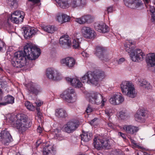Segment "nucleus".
Wrapping results in <instances>:
<instances>
[{
	"label": "nucleus",
	"instance_id": "nucleus-21",
	"mask_svg": "<svg viewBox=\"0 0 155 155\" xmlns=\"http://www.w3.org/2000/svg\"><path fill=\"white\" fill-rule=\"evenodd\" d=\"M60 62L62 64L69 68H72L75 64V60L72 57H68L61 59Z\"/></svg>",
	"mask_w": 155,
	"mask_h": 155
},
{
	"label": "nucleus",
	"instance_id": "nucleus-34",
	"mask_svg": "<svg viewBox=\"0 0 155 155\" xmlns=\"http://www.w3.org/2000/svg\"><path fill=\"white\" fill-rule=\"evenodd\" d=\"M82 17L84 24L86 23H90L92 21V17L90 15H85Z\"/></svg>",
	"mask_w": 155,
	"mask_h": 155
},
{
	"label": "nucleus",
	"instance_id": "nucleus-22",
	"mask_svg": "<svg viewBox=\"0 0 155 155\" xmlns=\"http://www.w3.org/2000/svg\"><path fill=\"white\" fill-rule=\"evenodd\" d=\"M56 19L59 22L63 23L68 21L70 20V17L65 14L60 13L57 14Z\"/></svg>",
	"mask_w": 155,
	"mask_h": 155
},
{
	"label": "nucleus",
	"instance_id": "nucleus-60",
	"mask_svg": "<svg viewBox=\"0 0 155 155\" xmlns=\"http://www.w3.org/2000/svg\"><path fill=\"white\" fill-rule=\"evenodd\" d=\"M17 155H21L20 153H17Z\"/></svg>",
	"mask_w": 155,
	"mask_h": 155
},
{
	"label": "nucleus",
	"instance_id": "nucleus-39",
	"mask_svg": "<svg viewBox=\"0 0 155 155\" xmlns=\"http://www.w3.org/2000/svg\"><path fill=\"white\" fill-rule=\"evenodd\" d=\"M6 49V46L4 42L0 40V51H5Z\"/></svg>",
	"mask_w": 155,
	"mask_h": 155
},
{
	"label": "nucleus",
	"instance_id": "nucleus-16",
	"mask_svg": "<svg viewBox=\"0 0 155 155\" xmlns=\"http://www.w3.org/2000/svg\"><path fill=\"white\" fill-rule=\"evenodd\" d=\"M56 152V147L53 144L46 145L43 147L42 150L43 155H55Z\"/></svg>",
	"mask_w": 155,
	"mask_h": 155
},
{
	"label": "nucleus",
	"instance_id": "nucleus-37",
	"mask_svg": "<svg viewBox=\"0 0 155 155\" xmlns=\"http://www.w3.org/2000/svg\"><path fill=\"white\" fill-rule=\"evenodd\" d=\"M120 118L124 120L127 119V114L124 112L121 111L119 113L118 115Z\"/></svg>",
	"mask_w": 155,
	"mask_h": 155
},
{
	"label": "nucleus",
	"instance_id": "nucleus-15",
	"mask_svg": "<svg viewBox=\"0 0 155 155\" xmlns=\"http://www.w3.org/2000/svg\"><path fill=\"white\" fill-rule=\"evenodd\" d=\"M23 31L24 36L26 39L32 37L38 32L37 28L29 26L25 27Z\"/></svg>",
	"mask_w": 155,
	"mask_h": 155
},
{
	"label": "nucleus",
	"instance_id": "nucleus-49",
	"mask_svg": "<svg viewBox=\"0 0 155 155\" xmlns=\"http://www.w3.org/2000/svg\"><path fill=\"white\" fill-rule=\"evenodd\" d=\"M105 113L109 117L112 114L111 111L110 110H105Z\"/></svg>",
	"mask_w": 155,
	"mask_h": 155
},
{
	"label": "nucleus",
	"instance_id": "nucleus-33",
	"mask_svg": "<svg viewBox=\"0 0 155 155\" xmlns=\"http://www.w3.org/2000/svg\"><path fill=\"white\" fill-rule=\"evenodd\" d=\"M43 28L45 31L49 33H52L55 31V27L53 25H48L43 27Z\"/></svg>",
	"mask_w": 155,
	"mask_h": 155
},
{
	"label": "nucleus",
	"instance_id": "nucleus-25",
	"mask_svg": "<svg viewBox=\"0 0 155 155\" xmlns=\"http://www.w3.org/2000/svg\"><path fill=\"white\" fill-rule=\"evenodd\" d=\"M145 112L143 110H138L135 115V120L139 122H144L145 120Z\"/></svg>",
	"mask_w": 155,
	"mask_h": 155
},
{
	"label": "nucleus",
	"instance_id": "nucleus-4",
	"mask_svg": "<svg viewBox=\"0 0 155 155\" xmlns=\"http://www.w3.org/2000/svg\"><path fill=\"white\" fill-rule=\"evenodd\" d=\"M133 44L132 41H127L124 45L126 51L129 53L132 61L139 62L142 61L145 58V54L140 49H135L132 47L130 45Z\"/></svg>",
	"mask_w": 155,
	"mask_h": 155
},
{
	"label": "nucleus",
	"instance_id": "nucleus-29",
	"mask_svg": "<svg viewBox=\"0 0 155 155\" xmlns=\"http://www.w3.org/2000/svg\"><path fill=\"white\" fill-rule=\"evenodd\" d=\"M144 1L146 7V8H149L150 11L151 12V19L152 21L155 23V8L153 6L151 5H148L147 4L150 2V0H143Z\"/></svg>",
	"mask_w": 155,
	"mask_h": 155
},
{
	"label": "nucleus",
	"instance_id": "nucleus-19",
	"mask_svg": "<svg viewBox=\"0 0 155 155\" xmlns=\"http://www.w3.org/2000/svg\"><path fill=\"white\" fill-rule=\"evenodd\" d=\"M104 48L100 46H97L94 51V54L101 60L106 61L108 59L107 56L104 54Z\"/></svg>",
	"mask_w": 155,
	"mask_h": 155
},
{
	"label": "nucleus",
	"instance_id": "nucleus-12",
	"mask_svg": "<svg viewBox=\"0 0 155 155\" xmlns=\"http://www.w3.org/2000/svg\"><path fill=\"white\" fill-rule=\"evenodd\" d=\"M81 33L82 36L87 39H93L96 35L95 31L91 28L88 26H83L81 28Z\"/></svg>",
	"mask_w": 155,
	"mask_h": 155
},
{
	"label": "nucleus",
	"instance_id": "nucleus-59",
	"mask_svg": "<svg viewBox=\"0 0 155 155\" xmlns=\"http://www.w3.org/2000/svg\"><path fill=\"white\" fill-rule=\"evenodd\" d=\"M33 6L32 5L30 6V8H33Z\"/></svg>",
	"mask_w": 155,
	"mask_h": 155
},
{
	"label": "nucleus",
	"instance_id": "nucleus-5",
	"mask_svg": "<svg viewBox=\"0 0 155 155\" xmlns=\"http://www.w3.org/2000/svg\"><path fill=\"white\" fill-rule=\"evenodd\" d=\"M120 87L121 91L124 95L131 98L136 97L137 92L132 82L123 81L121 84Z\"/></svg>",
	"mask_w": 155,
	"mask_h": 155
},
{
	"label": "nucleus",
	"instance_id": "nucleus-42",
	"mask_svg": "<svg viewBox=\"0 0 155 155\" xmlns=\"http://www.w3.org/2000/svg\"><path fill=\"white\" fill-rule=\"evenodd\" d=\"M75 21L80 24H84L82 17L79 18H76L75 20Z\"/></svg>",
	"mask_w": 155,
	"mask_h": 155
},
{
	"label": "nucleus",
	"instance_id": "nucleus-28",
	"mask_svg": "<svg viewBox=\"0 0 155 155\" xmlns=\"http://www.w3.org/2000/svg\"><path fill=\"white\" fill-rule=\"evenodd\" d=\"M123 128L126 132L131 134H134L136 133L138 130L137 127L131 125H124Z\"/></svg>",
	"mask_w": 155,
	"mask_h": 155
},
{
	"label": "nucleus",
	"instance_id": "nucleus-38",
	"mask_svg": "<svg viewBox=\"0 0 155 155\" xmlns=\"http://www.w3.org/2000/svg\"><path fill=\"white\" fill-rule=\"evenodd\" d=\"M8 3L12 7H16L17 6V3L16 0H7Z\"/></svg>",
	"mask_w": 155,
	"mask_h": 155
},
{
	"label": "nucleus",
	"instance_id": "nucleus-1",
	"mask_svg": "<svg viewBox=\"0 0 155 155\" xmlns=\"http://www.w3.org/2000/svg\"><path fill=\"white\" fill-rule=\"evenodd\" d=\"M40 49L31 44H27L25 46L24 51H20L16 52L12 61L11 64L16 68H21L27 64L26 57L30 60L37 58L40 54Z\"/></svg>",
	"mask_w": 155,
	"mask_h": 155
},
{
	"label": "nucleus",
	"instance_id": "nucleus-48",
	"mask_svg": "<svg viewBox=\"0 0 155 155\" xmlns=\"http://www.w3.org/2000/svg\"><path fill=\"white\" fill-rule=\"evenodd\" d=\"M131 142L135 146L137 147L138 148H139V149H142V147L139 146L138 144L137 143H136V142L133 140H131Z\"/></svg>",
	"mask_w": 155,
	"mask_h": 155
},
{
	"label": "nucleus",
	"instance_id": "nucleus-9",
	"mask_svg": "<svg viewBox=\"0 0 155 155\" xmlns=\"http://www.w3.org/2000/svg\"><path fill=\"white\" fill-rule=\"evenodd\" d=\"M45 75L48 79L53 81L59 80L62 78L61 74L58 71L52 68L46 69Z\"/></svg>",
	"mask_w": 155,
	"mask_h": 155
},
{
	"label": "nucleus",
	"instance_id": "nucleus-47",
	"mask_svg": "<svg viewBox=\"0 0 155 155\" xmlns=\"http://www.w3.org/2000/svg\"><path fill=\"white\" fill-rule=\"evenodd\" d=\"M125 60L124 58H120L118 61H117L118 64H120L123 63Z\"/></svg>",
	"mask_w": 155,
	"mask_h": 155
},
{
	"label": "nucleus",
	"instance_id": "nucleus-26",
	"mask_svg": "<svg viewBox=\"0 0 155 155\" xmlns=\"http://www.w3.org/2000/svg\"><path fill=\"white\" fill-rule=\"evenodd\" d=\"M137 82L139 86L142 87L145 89H149L151 88V86L150 84L143 78H138Z\"/></svg>",
	"mask_w": 155,
	"mask_h": 155
},
{
	"label": "nucleus",
	"instance_id": "nucleus-44",
	"mask_svg": "<svg viewBox=\"0 0 155 155\" xmlns=\"http://www.w3.org/2000/svg\"><path fill=\"white\" fill-rule=\"evenodd\" d=\"M29 2L28 4L34 5L40 2V0H28Z\"/></svg>",
	"mask_w": 155,
	"mask_h": 155
},
{
	"label": "nucleus",
	"instance_id": "nucleus-11",
	"mask_svg": "<svg viewBox=\"0 0 155 155\" xmlns=\"http://www.w3.org/2000/svg\"><path fill=\"white\" fill-rule=\"evenodd\" d=\"M13 140L12 136L7 129L0 132V141L3 144L8 145Z\"/></svg>",
	"mask_w": 155,
	"mask_h": 155
},
{
	"label": "nucleus",
	"instance_id": "nucleus-24",
	"mask_svg": "<svg viewBox=\"0 0 155 155\" xmlns=\"http://www.w3.org/2000/svg\"><path fill=\"white\" fill-rule=\"evenodd\" d=\"M148 66L152 67L155 65V54L151 53L147 55L146 60Z\"/></svg>",
	"mask_w": 155,
	"mask_h": 155
},
{
	"label": "nucleus",
	"instance_id": "nucleus-51",
	"mask_svg": "<svg viewBox=\"0 0 155 155\" xmlns=\"http://www.w3.org/2000/svg\"><path fill=\"white\" fill-rule=\"evenodd\" d=\"M81 55L84 58L88 57L89 56V54L87 52L84 51L81 53Z\"/></svg>",
	"mask_w": 155,
	"mask_h": 155
},
{
	"label": "nucleus",
	"instance_id": "nucleus-45",
	"mask_svg": "<svg viewBox=\"0 0 155 155\" xmlns=\"http://www.w3.org/2000/svg\"><path fill=\"white\" fill-rule=\"evenodd\" d=\"M93 111V109L90 105H88L86 108V112L87 114L90 113Z\"/></svg>",
	"mask_w": 155,
	"mask_h": 155
},
{
	"label": "nucleus",
	"instance_id": "nucleus-43",
	"mask_svg": "<svg viewBox=\"0 0 155 155\" xmlns=\"http://www.w3.org/2000/svg\"><path fill=\"white\" fill-rule=\"evenodd\" d=\"M37 115L38 116L39 119L38 121L39 123H43V120L42 118L41 113L40 112H38L37 113Z\"/></svg>",
	"mask_w": 155,
	"mask_h": 155
},
{
	"label": "nucleus",
	"instance_id": "nucleus-7",
	"mask_svg": "<svg viewBox=\"0 0 155 155\" xmlns=\"http://www.w3.org/2000/svg\"><path fill=\"white\" fill-rule=\"evenodd\" d=\"M25 16V13L22 11H16L12 13L10 15L8 19V21L5 24L6 26H9L10 24L8 21L10 20L11 21L16 24L22 22Z\"/></svg>",
	"mask_w": 155,
	"mask_h": 155
},
{
	"label": "nucleus",
	"instance_id": "nucleus-58",
	"mask_svg": "<svg viewBox=\"0 0 155 155\" xmlns=\"http://www.w3.org/2000/svg\"><path fill=\"white\" fill-rule=\"evenodd\" d=\"M3 71V69H2V68L0 67V71Z\"/></svg>",
	"mask_w": 155,
	"mask_h": 155
},
{
	"label": "nucleus",
	"instance_id": "nucleus-27",
	"mask_svg": "<svg viewBox=\"0 0 155 155\" xmlns=\"http://www.w3.org/2000/svg\"><path fill=\"white\" fill-rule=\"evenodd\" d=\"M95 27L96 29L100 32L105 33L109 30L108 27L103 23L96 24Z\"/></svg>",
	"mask_w": 155,
	"mask_h": 155
},
{
	"label": "nucleus",
	"instance_id": "nucleus-32",
	"mask_svg": "<svg viewBox=\"0 0 155 155\" xmlns=\"http://www.w3.org/2000/svg\"><path fill=\"white\" fill-rule=\"evenodd\" d=\"M92 133L88 132H83L81 135V141L84 142H87L90 140L92 137Z\"/></svg>",
	"mask_w": 155,
	"mask_h": 155
},
{
	"label": "nucleus",
	"instance_id": "nucleus-14",
	"mask_svg": "<svg viewBox=\"0 0 155 155\" xmlns=\"http://www.w3.org/2000/svg\"><path fill=\"white\" fill-rule=\"evenodd\" d=\"M108 140H103L101 137H97L94 139V147L97 150H100L101 148H106L108 146Z\"/></svg>",
	"mask_w": 155,
	"mask_h": 155
},
{
	"label": "nucleus",
	"instance_id": "nucleus-8",
	"mask_svg": "<svg viewBox=\"0 0 155 155\" xmlns=\"http://www.w3.org/2000/svg\"><path fill=\"white\" fill-rule=\"evenodd\" d=\"M74 92L73 89L70 87L65 90L60 95V97L68 103H73L77 100V97L74 94Z\"/></svg>",
	"mask_w": 155,
	"mask_h": 155
},
{
	"label": "nucleus",
	"instance_id": "nucleus-46",
	"mask_svg": "<svg viewBox=\"0 0 155 155\" xmlns=\"http://www.w3.org/2000/svg\"><path fill=\"white\" fill-rule=\"evenodd\" d=\"M97 118H95L89 122V124L92 125H95L97 122Z\"/></svg>",
	"mask_w": 155,
	"mask_h": 155
},
{
	"label": "nucleus",
	"instance_id": "nucleus-17",
	"mask_svg": "<svg viewBox=\"0 0 155 155\" xmlns=\"http://www.w3.org/2000/svg\"><path fill=\"white\" fill-rule=\"evenodd\" d=\"M26 87L29 92L30 93L37 94L41 91V90L39 86L32 82L28 83Z\"/></svg>",
	"mask_w": 155,
	"mask_h": 155
},
{
	"label": "nucleus",
	"instance_id": "nucleus-18",
	"mask_svg": "<svg viewBox=\"0 0 155 155\" xmlns=\"http://www.w3.org/2000/svg\"><path fill=\"white\" fill-rule=\"evenodd\" d=\"M59 43L61 46L63 48H68L71 45V40L68 35L61 36L60 38Z\"/></svg>",
	"mask_w": 155,
	"mask_h": 155
},
{
	"label": "nucleus",
	"instance_id": "nucleus-57",
	"mask_svg": "<svg viewBox=\"0 0 155 155\" xmlns=\"http://www.w3.org/2000/svg\"><path fill=\"white\" fill-rule=\"evenodd\" d=\"M36 110L37 112H40V108H36Z\"/></svg>",
	"mask_w": 155,
	"mask_h": 155
},
{
	"label": "nucleus",
	"instance_id": "nucleus-23",
	"mask_svg": "<svg viewBox=\"0 0 155 155\" xmlns=\"http://www.w3.org/2000/svg\"><path fill=\"white\" fill-rule=\"evenodd\" d=\"M14 102V98L12 96L8 95L4 97H2V100H0V105L4 106L8 104H12Z\"/></svg>",
	"mask_w": 155,
	"mask_h": 155
},
{
	"label": "nucleus",
	"instance_id": "nucleus-31",
	"mask_svg": "<svg viewBox=\"0 0 155 155\" xmlns=\"http://www.w3.org/2000/svg\"><path fill=\"white\" fill-rule=\"evenodd\" d=\"M55 115L59 117H64L67 116L66 111L62 108L56 109L55 111Z\"/></svg>",
	"mask_w": 155,
	"mask_h": 155
},
{
	"label": "nucleus",
	"instance_id": "nucleus-6",
	"mask_svg": "<svg viewBox=\"0 0 155 155\" xmlns=\"http://www.w3.org/2000/svg\"><path fill=\"white\" fill-rule=\"evenodd\" d=\"M89 102L92 104H99L101 103L103 107L106 102V99L103 98L102 95L99 93L95 91L91 92L87 94Z\"/></svg>",
	"mask_w": 155,
	"mask_h": 155
},
{
	"label": "nucleus",
	"instance_id": "nucleus-56",
	"mask_svg": "<svg viewBox=\"0 0 155 155\" xmlns=\"http://www.w3.org/2000/svg\"><path fill=\"white\" fill-rule=\"evenodd\" d=\"M41 143V141H38L36 142L37 147H38L39 146Z\"/></svg>",
	"mask_w": 155,
	"mask_h": 155
},
{
	"label": "nucleus",
	"instance_id": "nucleus-55",
	"mask_svg": "<svg viewBox=\"0 0 155 155\" xmlns=\"http://www.w3.org/2000/svg\"><path fill=\"white\" fill-rule=\"evenodd\" d=\"M0 85H1V87L2 88H5V87L6 86V82H1L0 84Z\"/></svg>",
	"mask_w": 155,
	"mask_h": 155
},
{
	"label": "nucleus",
	"instance_id": "nucleus-20",
	"mask_svg": "<svg viewBox=\"0 0 155 155\" xmlns=\"http://www.w3.org/2000/svg\"><path fill=\"white\" fill-rule=\"evenodd\" d=\"M70 7L72 8H81L86 4V0H69Z\"/></svg>",
	"mask_w": 155,
	"mask_h": 155
},
{
	"label": "nucleus",
	"instance_id": "nucleus-30",
	"mask_svg": "<svg viewBox=\"0 0 155 155\" xmlns=\"http://www.w3.org/2000/svg\"><path fill=\"white\" fill-rule=\"evenodd\" d=\"M58 6L63 8H66L70 7L69 0H55Z\"/></svg>",
	"mask_w": 155,
	"mask_h": 155
},
{
	"label": "nucleus",
	"instance_id": "nucleus-53",
	"mask_svg": "<svg viewBox=\"0 0 155 155\" xmlns=\"http://www.w3.org/2000/svg\"><path fill=\"white\" fill-rule=\"evenodd\" d=\"M37 132L39 133H41L43 131V129L40 126H38L37 129Z\"/></svg>",
	"mask_w": 155,
	"mask_h": 155
},
{
	"label": "nucleus",
	"instance_id": "nucleus-40",
	"mask_svg": "<svg viewBox=\"0 0 155 155\" xmlns=\"http://www.w3.org/2000/svg\"><path fill=\"white\" fill-rule=\"evenodd\" d=\"M54 138L59 140H62L64 138V137L59 133H58V134H56L54 136Z\"/></svg>",
	"mask_w": 155,
	"mask_h": 155
},
{
	"label": "nucleus",
	"instance_id": "nucleus-54",
	"mask_svg": "<svg viewBox=\"0 0 155 155\" xmlns=\"http://www.w3.org/2000/svg\"><path fill=\"white\" fill-rule=\"evenodd\" d=\"M118 134L121 137H122L123 138L125 139L126 138V136L124 134L121 132H119Z\"/></svg>",
	"mask_w": 155,
	"mask_h": 155
},
{
	"label": "nucleus",
	"instance_id": "nucleus-2",
	"mask_svg": "<svg viewBox=\"0 0 155 155\" xmlns=\"http://www.w3.org/2000/svg\"><path fill=\"white\" fill-rule=\"evenodd\" d=\"M105 76L104 71L97 70L93 72L89 71L87 72L80 78L81 81L77 77L73 78L68 77L66 78V80L72 86L79 88L82 87V83L93 86H98L99 79H103Z\"/></svg>",
	"mask_w": 155,
	"mask_h": 155
},
{
	"label": "nucleus",
	"instance_id": "nucleus-13",
	"mask_svg": "<svg viewBox=\"0 0 155 155\" xmlns=\"http://www.w3.org/2000/svg\"><path fill=\"white\" fill-rule=\"evenodd\" d=\"M124 100V97L121 94L116 93L111 96L109 101L113 105H117L122 104Z\"/></svg>",
	"mask_w": 155,
	"mask_h": 155
},
{
	"label": "nucleus",
	"instance_id": "nucleus-35",
	"mask_svg": "<svg viewBox=\"0 0 155 155\" xmlns=\"http://www.w3.org/2000/svg\"><path fill=\"white\" fill-rule=\"evenodd\" d=\"M25 106L27 109L31 111H34L35 109L34 106L30 102L26 101L25 103Z\"/></svg>",
	"mask_w": 155,
	"mask_h": 155
},
{
	"label": "nucleus",
	"instance_id": "nucleus-50",
	"mask_svg": "<svg viewBox=\"0 0 155 155\" xmlns=\"http://www.w3.org/2000/svg\"><path fill=\"white\" fill-rule=\"evenodd\" d=\"M113 11V8L112 6H110L107 8V13L112 12Z\"/></svg>",
	"mask_w": 155,
	"mask_h": 155
},
{
	"label": "nucleus",
	"instance_id": "nucleus-52",
	"mask_svg": "<svg viewBox=\"0 0 155 155\" xmlns=\"http://www.w3.org/2000/svg\"><path fill=\"white\" fill-rule=\"evenodd\" d=\"M107 125L110 128L114 129V125L111 122L108 123L107 124Z\"/></svg>",
	"mask_w": 155,
	"mask_h": 155
},
{
	"label": "nucleus",
	"instance_id": "nucleus-36",
	"mask_svg": "<svg viewBox=\"0 0 155 155\" xmlns=\"http://www.w3.org/2000/svg\"><path fill=\"white\" fill-rule=\"evenodd\" d=\"M80 44V41L79 38H76L74 39L73 41L72 46L75 48H78L79 47Z\"/></svg>",
	"mask_w": 155,
	"mask_h": 155
},
{
	"label": "nucleus",
	"instance_id": "nucleus-3",
	"mask_svg": "<svg viewBox=\"0 0 155 155\" xmlns=\"http://www.w3.org/2000/svg\"><path fill=\"white\" fill-rule=\"evenodd\" d=\"M8 117L10 123L13 127L21 132L26 130L27 127L28 122L25 115L18 114L15 116L10 114Z\"/></svg>",
	"mask_w": 155,
	"mask_h": 155
},
{
	"label": "nucleus",
	"instance_id": "nucleus-41",
	"mask_svg": "<svg viewBox=\"0 0 155 155\" xmlns=\"http://www.w3.org/2000/svg\"><path fill=\"white\" fill-rule=\"evenodd\" d=\"M35 103L37 107H39L43 104V102L41 100L38 99L35 101Z\"/></svg>",
	"mask_w": 155,
	"mask_h": 155
},
{
	"label": "nucleus",
	"instance_id": "nucleus-10",
	"mask_svg": "<svg viewBox=\"0 0 155 155\" xmlns=\"http://www.w3.org/2000/svg\"><path fill=\"white\" fill-rule=\"evenodd\" d=\"M79 124L77 120H72L68 122L63 127V130L68 133H70L78 127Z\"/></svg>",
	"mask_w": 155,
	"mask_h": 155
}]
</instances>
